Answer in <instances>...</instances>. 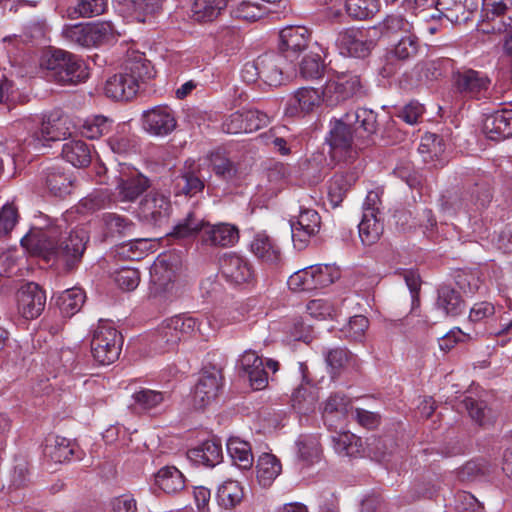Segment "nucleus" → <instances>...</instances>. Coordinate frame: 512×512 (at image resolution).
Instances as JSON below:
<instances>
[{
    "instance_id": "nucleus-30",
    "label": "nucleus",
    "mask_w": 512,
    "mask_h": 512,
    "mask_svg": "<svg viewBox=\"0 0 512 512\" xmlns=\"http://www.w3.org/2000/svg\"><path fill=\"white\" fill-rule=\"evenodd\" d=\"M154 482L166 494H176L185 488V478L174 466L162 467L155 474Z\"/></svg>"
},
{
    "instance_id": "nucleus-31",
    "label": "nucleus",
    "mask_w": 512,
    "mask_h": 512,
    "mask_svg": "<svg viewBox=\"0 0 512 512\" xmlns=\"http://www.w3.org/2000/svg\"><path fill=\"white\" fill-rule=\"evenodd\" d=\"M229 0H194L192 18L200 23L212 22L226 9Z\"/></svg>"
},
{
    "instance_id": "nucleus-56",
    "label": "nucleus",
    "mask_w": 512,
    "mask_h": 512,
    "mask_svg": "<svg viewBox=\"0 0 512 512\" xmlns=\"http://www.w3.org/2000/svg\"><path fill=\"white\" fill-rule=\"evenodd\" d=\"M468 192L464 193L459 190L447 191L441 197V207L445 212H457L460 210H470L468 203Z\"/></svg>"
},
{
    "instance_id": "nucleus-46",
    "label": "nucleus",
    "mask_w": 512,
    "mask_h": 512,
    "mask_svg": "<svg viewBox=\"0 0 512 512\" xmlns=\"http://www.w3.org/2000/svg\"><path fill=\"white\" fill-rule=\"evenodd\" d=\"M461 406L468 412L471 419L480 426H485L492 422V411L485 401L466 397L461 402Z\"/></svg>"
},
{
    "instance_id": "nucleus-52",
    "label": "nucleus",
    "mask_w": 512,
    "mask_h": 512,
    "mask_svg": "<svg viewBox=\"0 0 512 512\" xmlns=\"http://www.w3.org/2000/svg\"><path fill=\"white\" fill-rule=\"evenodd\" d=\"M111 200V195L108 191H94L79 202L77 209L81 213H94L108 207Z\"/></svg>"
},
{
    "instance_id": "nucleus-33",
    "label": "nucleus",
    "mask_w": 512,
    "mask_h": 512,
    "mask_svg": "<svg viewBox=\"0 0 512 512\" xmlns=\"http://www.w3.org/2000/svg\"><path fill=\"white\" fill-rule=\"evenodd\" d=\"M468 0H437V17H445L451 23L465 22L469 19Z\"/></svg>"
},
{
    "instance_id": "nucleus-57",
    "label": "nucleus",
    "mask_w": 512,
    "mask_h": 512,
    "mask_svg": "<svg viewBox=\"0 0 512 512\" xmlns=\"http://www.w3.org/2000/svg\"><path fill=\"white\" fill-rule=\"evenodd\" d=\"M108 6V0H76L73 8L78 17L92 18L103 14Z\"/></svg>"
},
{
    "instance_id": "nucleus-54",
    "label": "nucleus",
    "mask_w": 512,
    "mask_h": 512,
    "mask_svg": "<svg viewBox=\"0 0 512 512\" xmlns=\"http://www.w3.org/2000/svg\"><path fill=\"white\" fill-rule=\"evenodd\" d=\"M204 181L195 171H186L176 180L177 193L194 196L204 189Z\"/></svg>"
},
{
    "instance_id": "nucleus-18",
    "label": "nucleus",
    "mask_w": 512,
    "mask_h": 512,
    "mask_svg": "<svg viewBox=\"0 0 512 512\" xmlns=\"http://www.w3.org/2000/svg\"><path fill=\"white\" fill-rule=\"evenodd\" d=\"M483 131L487 138L494 141L512 137V109L498 110L486 116Z\"/></svg>"
},
{
    "instance_id": "nucleus-2",
    "label": "nucleus",
    "mask_w": 512,
    "mask_h": 512,
    "mask_svg": "<svg viewBox=\"0 0 512 512\" xmlns=\"http://www.w3.org/2000/svg\"><path fill=\"white\" fill-rule=\"evenodd\" d=\"M378 128L377 114L367 108L348 111L340 118L331 119L326 137L331 158L337 161L351 159L357 148L369 143Z\"/></svg>"
},
{
    "instance_id": "nucleus-14",
    "label": "nucleus",
    "mask_w": 512,
    "mask_h": 512,
    "mask_svg": "<svg viewBox=\"0 0 512 512\" xmlns=\"http://www.w3.org/2000/svg\"><path fill=\"white\" fill-rule=\"evenodd\" d=\"M238 366L254 390H262L267 386L268 375L263 359L254 350L244 351L238 360Z\"/></svg>"
},
{
    "instance_id": "nucleus-41",
    "label": "nucleus",
    "mask_w": 512,
    "mask_h": 512,
    "mask_svg": "<svg viewBox=\"0 0 512 512\" xmlns=\"http://www.w3.org/2000/svg\"><path fill=\"white\" fill-rule=\"evenodd\" d=\"M85 302V293L81 288H71L63 291L57 299L61 313L71 317L80 311Z\"/></svg>"
},
{
    "instance_id": "nucleus-63",
    "label": "nucleus",
    "mask_w": 512,
    "mask_h": 512,
    "mask_svg": "<svg viewBox=\"0 0 512 512\" xmlns=\"http://www.w3.org/2000/svg\"><path fill=\"white\" fill-rule=\"evenodd\" d=\"M311 273L310 267L295 272L287 281L288 287L295 292L313 290L314 284Z\"/></svg>"
},
{
    "instance_id": "nucleus-15",
    "label": "nucleus",
    "mask_w": 512,
    "mask_h": 512,
    "mask_svg": "<svg viewBox=\"0 0 512 512\" xmlns=\"http://www.w3.org/2000/svg\"><path fill=\"white\" fill-rule=\"evenodd\" d=\"M482 15L494 22L493 31L505 32L512 27V0H482Z\"/></svg>"
},
{
    "instance_id": "nucleus-3",
    "label": "nucleus",
    "mask_w": 512,
    "mask_h": 512,
    "mask_svg": "<svg viewBox=\"0 0 512 512\" xmlns=\"http://www.w3.org/2000/svg\"><path fill=\"white\" fill-rule=\"evenodd\" d=\"M40 67L49 81L60 85H77L89 77L88 67L79 56L54 49L43 54Z\"/></svg>"
},
{
    "instance_id": "nucleus-27",
    "label": "nucleus",
    "mask_w": 512,
    "mask_h": 512,
    "mask_svg": "<svg viewBox=\"0 0 512 512\" xmlns=\"http://www.w3.org/2000/svg\"><path fill=\"white\" fill-rule=\"evenodd\" d=\"M187 456L196 465L214 467L222 459V447L216 440H207L189 449Z\"/></svg>"
},
{
    "instance_id": "nucleus-19",
    "label": "nucleus",
    "mask_w": 512,
    "mask_h": 512,
    "mask_svg": "<svg viewBox=\"0 0 512 512\" xmlns=\"http://www.w3.org/2000/svg\"><path fill=\"white\" fill-rule=\"evenodd\" d=\"M280 49L285 57L298 55L310 42V32L304 26H287L280 31Z\"/></svg>"
},
{
    "instance_id": "nucleus-25",
    "label": "nucleus",
    "mask_w": 512,
    "mask_h": 512,
    "mask_svg": "<svg viewBox=\"0 0 512 512\" xmlns=\"http://www.w3.org/2000/svg\"><path fill=\"white\" fill-rule=\"evenodd\" d=\"M44 181L49 192L59 198L69 195L73 187V178L65 170L58 166L46 168Z\"/></svg>"
},
{
    "instance_id": "nucleus-21",
    "label": "nucleus",
    "mask_w": 512,
    "mask_h": 512,
    "mask_svg": "<svg viewBox=\"0 0 512 512\" xmlns=\"http://www.w3.org/2000/svg\"><path fill=\"white\" fill-rule=\"evenodd\" d=\"M201 239L204 244L210 246H233L239 240V230L235 225L228 223H206Z\"/></svg>"
},
{
    "instance_id": "nucleus-9",
    "label": "nucleus",
    "mask_w": 512,
    "mask_h": 512,
    "mask_svg": "<svg viewBox=\"0 0 512 512\" xmlns=\"http://www.w3.org/2000/svg\"><path fill=\"white\" fill-rule=\"evenodd\" d=\"M172 212V204L168 196L151 191L140 202L138 216L153 226L166 224Z\"/></svg>"
},
{
    "instance_id": "nucleus-29",
    "label": "nucleus",
    "mask_w": 512,
    "mask_h": 512,
    "mask_svg": "<svg viewBox=\"0 0 512 512\" xmlns=\"http://www.w3.org/2000/svg\"><path fill=\"white\" fill-rule=\"evenodd\" d=\"M321 101H323V95L321 96L318 90L302 87L290 98L287 111L291 115H295L298 112L309 113L315 107H318Z\"/></svg>"
},
{
    "instance_id": "nucleus-22",
    "label": "nucleus",
    "mask_w": 512,
    "mask_h": 512,
    "mask_svg": "<svg viewBox=\"0 0 512 512\" xmlns=\"http://www.w3.org/2000/svg\"><path fill=\"white\" fill-rule=\"evenodd\" d=\"M285 56L267 53L258 57L261 79L269 86H280L284 82L283 64Z\"/></svg>"
},
{
    "instance_id": "nucleus-16",
    "label": "nucleus",
    "mask_w": 512,
    "mask_h": 512,
    "mask_svg": "<svg viewBox=\"0 0 512 512\" xmlns=\"http://www.w3.org/2000/svg\"><path fill=\"white\" fill-rule=\"evenodd\" d=\"M150 187V180L141 173H121L116 183V195L121 202H134Z\"/></svg>"
},
{
    "instance_id": "nucleus-34",
    "label": "nucleus",
    "mask_w": 512,
    "mask_h": 512,
    "mask_svg": "<svg viewBox=\"0 0 512 512\" xmlns=\"http://www.w3.org/2000/svg\"><path fill=\"white\" fill-rule=\"evenodd\" d=\"M437 307L448 316H458L465 308L460 293L454 288L443 285L438 289Z\"/></svg>"
},
{
    "instance_id": "nucleus-59",
    "label": "nucleus",
    "mask_w": 512,
    "mask_h": 512,
    "mask_svg": "<svg viewBox=\"0 0 512 512\" xmlns=\"http://www.w3.org/2000/svg\"><path fill=\"white\" fill-rule=\"evenodd\" d=\"M350 358L351 354L345 348H334L327 351L325 354V361L333 378L346 367Z\"/></svg>"
},
{
    "instance_id": "nucleus-58",
    "label": "nucleus",
    "mask_w": 512,
    "mask_h": 512,
    "mask_svg": "<svg viewBox=\"0 0 512 512\" xmlns=\"http://www.w3.org/2000/svg\"><path fill=\"white\" fill-rule=\"evenodd\" d=\"M324 72V63L317 53L306 55L300 63V74L305 79H318Z\"/></svg>"
},
{
    "instance_id": "nucleus-55",
    "label": "nucleus",
    "mask_w": 512,
    "mask_h": 512,
    "mask_svg": "<svg viewBox=\"0 0 512 512\" xmlns=\"http://www.w3.org/2000/svg\"><path fill=\"white\" fill-rule=\"evenodd\" d=\"M310 272L313 277V290L326 287L340 277L339 270L327 264L310 266Z\"/></svg>"
},
{
    "instance_id": "nucleus-39",
    "label": "nucleus",
    "mask_w": 512,
    "mask_h": 512,
    "mask_svg": "<svg viewBox=\"0 0 512 512\" xmlns=\"http://www.w3.org/2000/svg\"><path fill=\"white\" fill-rule=\"evenodd\" d=\"M298 458L309 466L320 460L321 446L319 439L312 435H301L296 441Z\"/></svg>"
},
{
    "instance_id": "nucleus-26",
    "label": "nucleus",
    "mask_w": 512,
    "mask_h": 512,
    "mask_svg": "<svg viewBox=\"0 0 512 512\" xmlns=\"http://www.w3.org/2000/svg\"><path fill=\"white\" fill-rule=\"evenodd\" d=\"M250 248L259 260L269 265H278L282 260L280 247L266 234H257L251 242Z\"/></svg>"
},
{
    "instance_id": "nucleus-43",
    "label": "nucleus",
    "mask_w": 512,
    "mask_h": 512,
    "mask_svg": "<svg viewBox=\"0 0 512 512\" xmlns=\"http://www.w3.org/2000/svg\"><path fill=\"white\" fill-rule=\"evenodd\" d=\"M181 341L178 332L172 329L171 318L165 320L153 336L154 349L158 352L172 350Z\"/></svg>"
},
{
    "instance_id": "nucleus-53",
    "label": "nucleus",
    "mask_w": 512,
    "mask_h": 512,
    "mask_svg": "<svg viewBox=\"0 0 512 512\" xmlns=\"http://www.w3.org/2000/svg\"><path fill=\"white\" fill-rule=\"evenodd\" d=\"M491 472V465L484 459L471 460L458 471V478L463 482L477 480Z\"/></svg>"
},
{
    "instance_id": "nucleus-10",
    "label": "nucleus",
    "mask_w": 512,
    "mask_h": 512,
    "mask_svg": "<svg viewBox=\"0 0 512 512\" xmlns=\"http://www.w3.org/2000/svg\"><path fill=\"white\" fill-rule=\"evenodd\" d=\"M223 384L222 370L212 367H205L195 385L193 403L198 409L205 408L218 396Z\"/></svg>"
},
{
    "instance_id": "nucleus-49",
    "label": "nucleus",
    "mask_w": 512,
    "mask_h": 512,
    "mask_svg": "<svg viewBox=\"0 0 512 512\" xmlns=\"http://www.w3.org/2000/svg\"><path fill=\"white\" fill-rule=\"evenodd\" d=\"M350 404V399L345 394L333 393L324 404L323 415L327 421L333 418L344 419Z\"/></svg>"
},
{
    "instance_id": "nucleus-20",
    "label": "nucleus",
    "mask_w": 512,
    "mask_h": 512,
    "mask_svg": "<svg viewBox=\"0 0 512 512\" xmlns=\"http://www.w3.org/2000/svg\"><path fill=\"white\" fill-rule=\"evenodd\" d=\"M358 176L355 167L343 168L334 174L328 186V198L332 207H338L343 202L347 192L357 181Z\"/></svg>"
},
{
    "instance_id": "nucleus-36",
    "label": "nucleus",
    "mask_w": 512,
    "mask_h": 512,
    "mask_svg": "<svg viewBox=\"0 0 512 512\" xmlns=\"http://www.w3.org/2000/svg\"><path fill=\"white\" fill-rule=\"evenodd\" d=\"M63 158L75 167H86L91 162L90 147L82 140H71L62 147Z\"/></svg>"
},
{
    "instance_id": "nucleus-32",
    "label": "nucleus",
    "mask_w": 512,
    "mask_h": 512,
    "mask_svg": "<svg viewBox=\"0 0 512 512\" xmlns=\"http://www.w3.org/2000/svg\"><path fill=\"white\" fill-rule=\"evenodd\" d=\"M205 224L206 222L197 215L195 210H189L186 215L176 223L169 235L176 239H191L196 237L200 232H204Z\"/></svg>"
},
{
    "instance_id": "nucleus-5",
    "label": "nucleus",
    "mask_w": 512,
    "mask_h": 512,
    "mask_svg": "<svg viewBox=\"0 0 512 512\" xmlns=\"http://www.w3.org/2000/svg\"><path fill=\"white\" fill-rule=\"evenodd\" d=\"M365 94L359 75L347 71L331 76L323 87V101L328 106H338L350 99Z\"/></svg>"
},
{
    "instance_id": "nucleus-60",
    "label": "nucleus",
    "mask_w": 512,
    "mask_h": 512,
    "mask_svg": "<svg viewBox=\"0 0 512 512\" xmlns=\"http://www.w3.org/2000/svg\"><path fill=\"white\" fill-rule=\"evenodd\" d=\"M467 196H469L468 203L470 204V210H480L482 208H485L492 200L491 189L489 185L485 183L476 184L468 192Z\"/></svg>"
},
{
    "instance_id": "nucleus-40",
    "label": "nucleus",
    "mask_w": 512,
    "mask_h": 512,
    "mask_svg": "<svg viewBox=\"0 0 512 512\" xmlns=\"http://www.w3.org/2000/svg\"><path fill=\"white\" fill-rule=\"evenodd\" d=\"M243 488L238 481L226 480L218 488V504L225 509L236 507L243 499Z\"/></svg>"
},
{
    "instance_id": "nucleus-37",
    "label": "nucleus",
    "mask_w": 512,
    "mask_h": 512,
    "mask_svg": "<svg viewBox=\"0 0 512 512\" xmlns=\"http://www.w3.org/2000/svg\"><path fill=\"white\" fill-rule=\"evenodd\" d=\"M358 229L359 237L363 245L371 246L380 239L384 226L378 216L372 215V212H368V215H362Z\"/></svg>"
},
{
    "instance_id": "nucleus-6",
    "label": "nucleus",
    "mask_w": 512,
    "mask_h": 512,
    "mask_svg": "<svg viewBox=\"0 0 512 512\" xmlns=\"http://www.w3.org/2000/svg\"><path fill=\"white\" fill-rule=\"evenodd\" d=\"M65 38L81 47H97L116 40V33L110 22H90L67 26Z\"/></svg>"
},
{
    "instance_id": "nucleus-35",
    "label": "nucleus",
    "mask_w": 512,
    "mask_h": 512,
    "mask_svg": "<svg viewBox=\"0 0 512 512\" xmlns=\"http://www.w3.org/2000/svg\"><path fill=\"white\" fill-rule=\"evenodd\" d=\"M227 452L233 463L240 469L246 470L252 467L254 458L251 445L238 437H231L227 441Z\"/></svg>"
},
{
    "instance_id": "nucleus-7",
    "label": "nucleus",
    "mask_w": 512,
    "mask_h": 512,
    "mask_svg": "<svg viewBox=\"0 0 512 512\" xmlns=\"http://www.w3.org/2000/svg\"><path fill=\"white\" fill-rule=\"evenodd\" d=\"M451 83L462 98L480 100L487 96L491 80L481 71L463 67L453 71Z\"/></svg>"
},
{
    "instance_id": "nucleus-45",
    "label": "nucleus",
    "mask_w": 512,
    "mask_h": 512,
    "mask_svg": "<svg viewBox=\"0 0 512 512\" xmlns=\"http://www.w3.org/2000/svg\"><path fill=\"white\" fill-rule=\"evenodd\" d=\"M418 151L426 163L437 160L445 151L443 139L437 134L426 133L421 137Z\"/></svg>"
},
{
    "instance_id": "nucleus-12",
    "label": "nucleus",
    "mask_w": 512,
    "mask_h": 512,
    "mask_svg": "<svg viewBox=\"0 0 512 512\" xmlns=\"http://www.w3.org/2000/svg\"><path fill=\"white\" fill-rule=\"evenodd\" d=\"M220 273L231 285L240 286L254 280L252 264L244 257L234 253L225 254L220 260Z\"/></svg>"
},
{
    "instance_id": "nucleus-61",
    "label": "nucleus",
    "mask_w": 512,
    "mask_h": 512,
    "mask_svg": "<svg viewBox=\"0 0 512 512\" xmlns=\"http://www.w3.org/2000/svg\"><path fill=\"white\" fill-rule=\"evenodd\" d=\"M114 281L122 290L132 291L140 282V273L137 269L131 267H122L115 271Z\"/></svg>"
},
{
    "instance_id": "nucleus-44",
    "label": "nucleus",
    "mask_w": 512,
    "mask_h": 512,
    "mask_svg": "<svg viewBox=\"0 0 512 512\" xmlns=\"http://www.w3.org/2000/svg\"><path fill=\"white\" fill-rule=\"evenodd\" d=\"M45 454L55 463H62L71 459L74 454V445L67 438L55 436L47 440Z\"/></svg>"
},
{
    "instance_id": "nucleus-4",
    "label": "nucleus",
    "mask_w": 512,
    "mask_h": 512,
    "mask_svg": "<svg viewBox=\"0 0 512 512\" xmlns=\"http://www.w3.org/2000/svg\"><path fill=\"white\" fill-rule=\"evenodd\" d=\"M91 353L100 365H110L120 356L123 338L121 333L108 322H99L93 331Z\"/></svg>"
},
{
    "instance_id": "nucleus-48",
    "label": "nucleus",
    "mask_w": 512,
    "mask_h": 512,
    "mask_svg": "<svg viewBox=\"0 0 512 512\" xmlns=\"http://www.w3.org/2000/svg\"><path fill=\"white\" fill-rule=\"evenodd\" d=\"M347 14L356 20H366L373 17L380 8L379 0H346Z\"/></svg>"
},
{
    "instance_id": "nucleus-1",
    "label": "nucleus",
    "mask_w": 512,
    "mask_h": 512,
    "mask_svg": "<svg viewBox=\"0 0 512 512\" xmlns=\"http://www.w3.org/2000/svg\"><path fill=\"white\" fill-rule=\"evenodd\" d=\"M58 225L33 228L21 239V245L33 255L45 260H62L67 271L73 270L80 263L89 240L88 233L82 228L71 230L61 237Z\"/></svg>"
},
{
    "instance_id": "nucleus-13",
    "label": "nucleus",
    "mask_w": 512,
    "mask_h": 512,
    "mask_svg": "<svg viewBox=\"0 0 512 512\" xmlns=\"http://www.w3.org/2000/svg\"><path fill=\"white\" fill-rule=\"evenodd\" d=\"M321 227V217L316 210L301 209L296 222H291L294 246L301 250L306 247L309 239L315 236Z\"/></svg>"
},
{
    "instance_id": "nucleus-51",
    "label": "nucleus",
    "mask_w": 512,
    "mask_h": 512,
    "mask_svg": "<svg viewBox=\"0 0 512 512\" xmlns=\"http://www.w3.org/2000/svg\"><path fill=\"white\" fill-rule=\"evenodd\" d=\"M420 48L419 38L415 33L411 32L402 35L393 49L394 56L401 60L406 61L417 55Z\"/></svg>"
},
{
    "instance_id": "nucleus-24",
    "label": "nucleus",
    "mask_w": 512,
    "mask_h": 512,
    "mask_svg": "<svg viewBox=\"0 0 512 512\" xmlns=\"http://www.w3.org/2000/svg\"><path fill=\"white\" fill-rule=\"evenodd\" d=\"M124 72L130 79L135 81L138 88L140 87V82H145L155 75L151 62L140 52H132L128 55L124 64Z\"/></svg>"
},
{
    "instance_id": "nucleus-23",
    "label": "nucleus",
    "mask_w": 512,
    "mask_h": 512,
    "mask_svg": "<svg viewBox=\"0 0 512 512\" xmlns=\"http://www.w3.org/2000/svg\"><path fill=\"white\" fill-rule=\"evenodd\" d=\"M104 91L105 95L113 100L129 101L137 94L138 86L122 72L107 79Z\"/></svg>"
},
{
    "instance_id": "nucleus-17",
    "label": "nucleus",
    "mask_w": 512,
    "mask_h": 512,
    "mask_svg": "<svg viewBox=\"0 0 512 512\" xmlns=\"http://www.w3.org/2000/svg\"><path fill=\"white\" fill-rule=\"evenodd\" d=\"M337 44L342 54L364 58L369 55L372 42L361 30L350 28L339 34Z\"/></svg>"
},
{
    "instance_id": "nucleus-62",
    "label": "nucleus",
    "mask_w": 512,
    "mask_h": 512,
    "mask_svg": "<svg viewBox=\"0 0 512 512\" xmlns=\"http://www.w3.org/2000/svg\"><path fill=\"white\" fill-rule=\"evenodd\" d=\"M211 166L213 172L224 180H231L237 171L234 163L219 153L212 154Z\"/></svg>"
},
{
    "instance_id": "nucleus-47",
    "label": "nucleus",
    "mask_w": 512,
    "mask_h": 512,
    "mask_svg": "<svg viewBox=\"0 0 512 512\" xmlns=\"http://www.w3.org/2000/svg\"><path fill=\"white\" fill-rule=\"evenodd\" d=\"M103 222L111 236H133L135 224L128 218L115 214L106 213L103 215Z\"/></svg>"
},
{
    "instance_id": "nucleus-11",
    "label": "nucleus",
    "mask_w": 512,
    "mask_h": 512,
    "mask_svg": "<svg viewBox=\"0 0 512 512\" xmlns=\"http://www.w3.org/2000/svg\"><path fill=\"white\" fill-rule=\"evenodd\" d=\"M16 299L18 313L27 320L39 317L44 311L46 294L37 283L27 282L21 285Z\"/></svg>"
},
{
    "instance_id": "nucleus-64",
    "label": "nucleus",
    "mask_w": 512,
    "mask_h": 512,
    "mask_svg": "<svg viewBox=\"0 0 512 512\" xmlns=\"http://www.w3.org/2000/svg\"><path fill=\"white\" fill-rule=\"evenodd\" d=\"M368 326L369 321L365 316L355 315L350 318L348 324L343 329V332L347 338L353 341H361Z\"/></svg>"
},
{
    "instance_id": "nucleus-42",
    "label": "nucleus",
    "mask_w": 512,
    "mask_h": 512,
    "mask_svg": "<svg viewBox=\"0 0 512 512\" xmlns=\"http://www.w3.org/2000/svg\"><path fill=\"white\" fill-rule=\"evenodd\" d=\"M167 398H169L167 393L142 388L132 395L133 403L131 407L134 410L150 411L162 404Z\"/></svg>"
},
{
    "instance_id": "nucleus-8",
    "label": "nucleus",
    "mask_w": 512,
    "mask_h": 512,
    "mask_svg": "<svg viewBox=\"0 0 512 512\" xmlns=\"http://www.w3.org/2000/svg\"><path fill=\"white\" fill-rule=\"evenodd\" d=\"M141 123L143 130L155 137L168 136L177 127L175 111L168 105H157L143 111Z\"/></svg>"
},
{
    "instance_id": "nucleus-38",
    "label": "nucleus",
    "mask_w": 512,
    "mask_h": 512,
    "mask_svg": "<svg viewBox=\"0 0 512 512\" xmlns=\"http://www.w3.org/2000/svg\"><path fill=\"white\" fill-rule=\"evenodd\" d=\"M256 468L259 483L267 487L280 474L282 467L274 455L265 453L259 457Z\"/></svg>"
},
{
    "instance_id": "nucleus-50",
    "label": "nucleus",
    "mask_w": 512,
    "mask_h": 512,
    "mask_svg": "<svg viewBox=\"0 0 512 512\" xmlns=\"http://www.w3.org/2000/svg\"><path fill=\"white\" fill-rule=\"evenodd\" d=\"M112 121L103 116L95 115L87 118L81 125V134L88 139H98L110 131Z\"/></svg>"
},
{
    "instance_id": "nucleus-28",
    "label": "nucleus",
    "mask_w": 512,
    "mask_h": 512,
    "mask_svg": "<svg viewBox=\"0 0 512 512\" xmlns=\"http://www.w3.org/2000/svg\"><path fill=\"white\" fill-rule=\"evenodd\" d=\"M67 117H64L61 113H51L41 123L39 131L36 132L39 140L45 141H58L65 139L71 133L67 127Z\"/></svg>"
}]
</instances>
